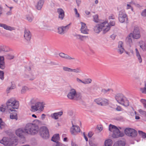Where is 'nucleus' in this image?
Listing matches in <instances>:
<instances>
[{"mask_svg":"<svg viewBox=\"0 0 146 146\" xmlns=\"http://www.w3.org/2000/svg\"><path fill=\"white\" fill-rule=\"evenodd\" d=\"M7 109L8 111L13 112L15 109H17L19 106V102L14 98H11L6 103Z\"/></svg>","mask_w":146,"mask_h":146,"instance_id":"obj_1","label":"nucleus"},{"mask_svg":"<svg viewBox=\"0 0 146 146\" xmlns=\"http://www.w3.org/2000/svg\"><path fill=\"white\" fill-rule=\"evenodd\" d=\"M25 130L27 135H35L38 133L39 127L36 124L28 123L25 126Z\"/></svg>","mask_w":146,"mask_h":146,"instance_id":"obj_2","label":"nucleus"},{"mask_svg":"<svg viewBox=\"0 0 146 146\" xmlns=\"http://www.w3.org/2000/svg\"><path fill=\"white\" fill-rule=\"evenodd\" d=\"M33 101L35 104L31 106V110L33 112L36 111L38 110L43 111L44 108V103L37 98L33 99Z\"/></svg>","mask_w":146,"mask_h":146,"instance_id":"obj_3","label":"nucleus"},{"mask_svg":"<svg viewBox=\"0 0 146 146\" xmlns=\"http://www.w3.org/2000/svg\"><path fill=\"white\" fill-rule=\"evenodd\" d=\"M109 129L110 131L113 132L112 136L113 138L122 137L124 135V133L121 132L116 126L111 124L109 125Z\"/></svg>","mask_w":146,"mask_h":146,"instance_id":"obj_4","label":"nucleus"},{"mask_svg":"<svg viewBox=\"0 0 146 146\" xmlns=\"http://www.w3.org/2000/svg\"><path fill=\"white\" fill-rule=\"evenodd\" d=\"M17 140L15 137L10 139L6 137H3L0 141V143L3 144L5 146H12L17 144Z\"/></svg>","mask_w":146,"mask_h":146,"instance_id":"obj_5","label":"nucleus"},{"mask_svg":"<svg viewBox=\"0 0 146 146\" xmlns=\"http://www.w3.org/2000/svg\"><path fill=\"white\" fill-rule=\"evenodd\" d=\"M115 100L117 102L122 105L127 106L129 105V101L124 96L121 94H118L115 96Z\"/></svg>","mask_w":146,"mask_h":146,"instance_id":"obj_6","label":"nucleus"},{"mask_svg":"<svg viewBox=\"0 0 146 146\" xmlns=\"http://www.w3.org/2000/svg\"><path fill=\"white\" fill-rule=\"evenodd\" d=\"M67 96L68 98L72 100H78L82 98L81 94L80 93H77L74 89H72L70 90Z\"/></svg>","mask_w":146,"mask_h":146,"instance_id":"obj_7","label":"nucleus"},{"mask_svg":"<svg viewBox=\"0 0 146 146\" xmlns=\"http://www.w3.org/2000/svg\"><path fill=\"white\" fill-rule=\"evenodd\" d=\"M40 136L44 139H47L49 137V131L46 127L43 126L40 127Z\"/></svg>","mask_w":146,"mask_h":146,"instance_id":"obj_8","label":"nucleus"},{"mask_svg":"<svg viewBox=\"0 0 146 146\" xmlns=\"http://www.w3.org/2000/svg\"><path fill=\"white\" fill-rule=\"evenodd\" d=\"M118 19L119 21L121 23L125 22L128 23V18L127 14L124 11H121L119 12Z\"/></svg>","mask_w":146,"mask_h":146,"instance_id":"obj_9","label":"nucleus"},{"mask_svg":"<svg viewBox=\"0 0 146 146\" xmlns=\"http://www.w3.org/2000/svg\"><path fill=\"white\" fill-rule=\"evenodd\" d=\"M124 131L127 135L132 137H135L137 135V131L132 128H126L125 129Z\"/></svg>","mask_w":146,"mask_h":146,"instance_id":"obj_10","label":"nucleus"},{"mask_svg":"<svg viewBox=\"0 0 146 146\" xmlns=\"http://www.w3.org/2000/svg\"><path fill=\"white\" fill-rule=\"evenodd\" d=\"M94 102L98 105L101 106H105L108 104V101L106 99L99 98L95 100Z\"/></svg>","mask_w":146,"mask_h":146,"instance_id":"obj_11","label":"nucleus"},{"mask_svg":"<svg viewBox=\"0 0 146 146\" xmlns=\"http://www.w3.org/2000/svg\"><path fill=\"white\" fill-rule=\"evenodd\" d=\"M25 127L24 129L19 128L15 131L16 135L18 137L21 138H23L25 135H27L25 132Z\"/></svg>","mask_w":146,"mask_h":146,"instance_id":"obj_12","label":"nucleus"},{"mask_svg":"<svg viewBox=\"0 0 146 146\" xmlns=\"http://www.w3.org/2000/svg\"><path fill=\"white\" fill-rule=\"evenodd\" d=\"M101 24L102 30L103 31V33L105 34L110 30V26L107 22H105Z\"/></svg>","mask_w":146,"mask_h":146,"instance_id":"obj_13","label":"nucleus"},{"mask_svg":"<svg viewBox=\"0 0 146 146\" xmlns=\"http://www.w3.org/2000/svg\"><path fill=\"white\" fill-rule=\"evenodd\" d=\"M70 130L71 134L73 135H76L80 131V129L79 126L74 125L73 124Z\"/></svg>","mask_w":146,"mask_h":146,"instance_id":"obj_14","label":"nucleus"},{"mask_svg":"<svg viewBox=\"0 0 146 146\" xmlns=\"http://www.w3.org/2000/svg\"><path fill=\"white\" fill-rule=\"evenodd\" d=\"M70 24L67 25L65 27H59L58 28V33L60 34H64L66 32L69 28V25Z\"/></svg>","mask_w":146,"mask_h":146,"instance_id":"obj_15","label":"nucleus"},{"mask_svg":"<svg viewBox=\"0 0 146 146\" xmlns=\"http://www.w3.org/2000/svg\"><path fill=\"white\" fill-rule=\"evenodd\" d=\"M81 27L80 29L81 32L83 34H88L89 30L87 29L86 24L82 22H81Z\"/></svg>","mask_w":146,"mask_h":146,"instance_id":"obj_16","label":"nucleus"},{"mask_svg":"<svg viewBox=\"0 0 146 146\" xmlns=\"http://www.w3.org/2000/svg\"><path fill=\"white\" fill-rule=\"evenodd\" d=\"M132 35L133 38L135 39H137L140 37V33L137 28H135L134 29Z\"/></svg>","mask_w":146,"mask_h":146,"instance_id":"obj_17","label":"nucleus"},{"mask_svg":"<svg viewBox=\"0 0 146 146\" xmlns=\"http://www.w3.org/2000/svg\"><path fill=\"white\" fill-rule=\"evenodd\" d=\"M0 27L8 31H12L15 30V29L14 27L7 25L4 23H0Z\"/></svg>","mask_w":146,"mask_h":146,"instance_id":"obj_18","label":"nucleus"},{"mask_svg":"<svg viewBox=\"0 0 146 146\" xmlns=\"http://www.w3.org/2000/svg\"><path fill=\"white\" fill-rule=\"evenodd\" d=\"M31 35L30 32L28 30L25 31L24 37L27 41H30L31 38Z\"/></svg>","mask_w":146,"mask_h":146,"instance_id":"obj_19","label":"nucleus"},{"mask_svg":"<svg viewBox=\"0 0 146 146\" xmlns=\"http://www.w3.org/2000/svg\"><path fill=\"white\" fill-rule=\"evenodd\" d=\"M15 111H13V112L11 111H9L10 113V118L11 119H15L17 120L18 119L17 111L15 109Z\"/></svg>","mask_w":146,"mask_h":146,"instance_id":"obj_20","label":"nucleus"},{"mask_svg":"<svg viewBox=\"0 0 146 146\" xmlns=\"http://www.w3.org/2000/svg\"><path fill=\"white\" fill-rule=\"evenodd\" d=\"M59 56L61 58L68 60H74V58H72L67 54H65L63 53H60L59 54Z\"/></svg>","mask_w":146,"mask_h":146,"instance_id":"obj_21","label":"nucleus"},{"mask_svg":"<svg viewBox=\"0 0 146 146\" xmlns=\"http://www.w3.org/2000/svg\"><path fill=\"white\" fill-rule=\"evenodd\" d=\"M132 34L131 33L129 35L126 39V42L127 44H129L130 46L132 44V38L131 36Z\"/></svg>","mask_w":146,"mask_h":146,"instance_id":"obj_22","label":"nucleus"},{"mask_svg":"<svg viewBox=\"0 0 146 146\" xmlns=\"http://www.w3.org/2000/svg\"><path fill=\"white\" fill-rule=\"evenodd\" d=\"M101 24H98L95 26L94 28V31L96 33H99L102 30Z\"/></svg>","mask_w":146,"mask_h":146,"instance_id":"obj_23","label":"nucleus"},{"mask_svg":"<svg viewBox=\"0 0 146 146\" xmlns=\"http://www.w3.org/2000/svg\"><path fill=\"white\" fill-rule=\"evenodd\" d=\"M58 12L59 14V18L61 19H62L64 16V11L62 9L59 8L58 9Z\"/></svg>","mask_w":146,"mask_h":146,"instance_id":"obj_24","label":"nucleus"},{"mask_svg":"<svg viewBox=\"0 0 146 146\" xmlns=\"http://www.w3.org/2000/svg\"><path fill=\"white\" fill-rule=\"evenodd\" d=\"M4 58L3 56H0V68L3 69L5 68Z\"/></svg>","mask_w":146,"mask_h":146,"instance_id":"obj_25","label":"nucleus"},{"mask_svg":"<svg viewBox=\"0 0 146 146\" xmlns=\"http://www.w3.org/2000/svg\"><path fill=\"white\" fill-rule=\"evenodd\" d=\"M44 3V1L43 0H39L37 3V5L36 6V7L37 9L38 10H40L42 8Z\"/></svg>","mask_w":146,"mask_h":146,"instance_id":"obj_26","label":"nucleus"},{"mask_svg":"<svg viewBox=\"0 0 146 146\" xmlns=\"http://www.w3.org/2000/svg\"><path fill=\"white\" fill-rule=\"evenodd\" d=\"M59 134H56L53 135L52 137L51 140L56 143L58 142V141L59 140Z\"/></svg>","mask_w":146,"mask_h":146,"instance_id":"obj_27","label":"nucleus"},{"mask_svg":"<svg viewBox=\"0 0 146 146\" xmlns=\"http://www.w3.org/2000/svg\"><path fill=\"white\" fill-rule=\"evenodd\" d=\"M125 145L124 142L120 140L116 142L113 146H125Z\"/></svg>","mask_w":146,"mask_h":146,"instance_id":"obj_28","label":"nucleus"},{"mask_svg":"<svg viewBox=\"0 0 146 146\" xmlns=\"http://www.w3.org/2000/svg\"><path fill=\"white\" fill-rule=\"evenodd\" d=\"M112 144V141L110 139H108L106 140L104 142V146H111Z\"/></svg>","mask_w":146,"mask_h":146,"instance_id":"obj_29","label":"nucleus"},{"mask_svg":"<svg viewBox=\"0 0 146 146\" xmlns=\"http://www.w3.org/2000/svg\"><path fill=\"white\" fill-rule=\"evenodd\" d=\"M144 83V87L140 88V90L142 93L146 94V82L145 81Z\"/></svg>","mask_w":146,"mask_h":146,"instance_id":"obj_30","label":"nucleus"},{"mask_svg":"<svg viewBox=\"0 0 146 146\" xmlns=\"http://www.w3.org/2000/svg\"><path fill=\"white\" fill-rule=\"evenodd\" d=\"M140 47L143 51L145 50L146 49V45L144 42H141L140 45Z\"/></svg>","mask_w":146,"mask_h":146,"instance_id":"obj_31","label":"nucleus"},{"mask_svg":"<svg viewBox=\"0 0 146 146\" xmlns=\"http://www.w3.org/2000/svg\"><path fill=\"white\" fill-rule=\"evenodd\" d=\"M89 143L91 146H96L97 145V143L92 139L89 140Z\"/></svg>","mask_w":146,"mask_h":146,"instance_id":"obj_32","label":"nucleus"},{"mask_svg":"<svg viewBox=\"0 0 146 146\" xmlns=\"http://www.w3.org/2000/svg\"><path fill=\"white\" fill-rule=\"evenodd\" d=\"M5 124L2 120L1 118H0V128L2 129H3L5 127Z\"/></svg>","mask_w":146,"mask_h":146,"instance_id":"obj_33","label":"nucleus"},{"mask_svg":"<svg viewBox=\"0 0 146 146\" xmlns=\"http://www.w3.org/2000/svg\"><path fill=\"white\" fill-rule=\"evenodd\" d=\"M81 71L80 69L79 68H76L74 69H71V72H73L76 73H80Z\"/></svg>","mask_w":146,"mask_h":146,"instance_id":"obj_34","label":"nucleus"},{"mask_svg":"<svg viewBox=\"0 0 146 146\" xmlns=\"http://www.w3.org/2000/svg\"><path fill=\"white\" fill-rule=\"evenodd\" d=\"M12 85L11 87H9L7 90V91L8 93L10 92V90L11 89H13L15 88V84H13V82H11Z\"/></svg>","mask_w":146,"mask_h":146,"instance_id":"obj_35","label":"nucleus"},{"mask_svg":"<svg viewBox=\"0 0 146 146\" xmlns=\"http://www.w3.org/2000/svg\"><path fill=\"white\" fill-rule=\"evenodd\" d=\"M138 133L139 134L142 136L143 138H146V133H144L141 131H139Z\"/></svg>","mask_w":146,"mask_h":146,"instance_id":"obj_36","label":"nucleus"},{"mask_svg":"<svg viewBox=\"0 0 146 146\" xmlns=\"http://www.w3.org/2000/svg\"><path fill=\"white\" fill-rule=\"evenodd\" d=\"M117 52L120 54H121L125 51L124 48H118Z\"/></svg>","mask_w":146,"mask_h":146,"instance_id":"obj_37","label":"nucleus"},{"mask_svg":"<svg viewBox=\"0 0 146 146\" xmlns=\"http://www.w3.org/2000/svg\"><path fill=\"white\" fill-rule=\"evenodd\" d=\"M138 111L141 114L145 117H146V112L145 111L141 109L139 110Z\"/></svg>","mask_w":146,"mask_h":146,"instance_id":"obj_38","label":"nucleus"},{"mask_svg":"<svg viewBox=\"0 0 146 146\" xmlns=\"http://www.w3.org/2000/svg\"><path fill=\"white\" fill-rule=\"evenodd\" d=\"M124 48L123 44L122 42L119 41L118 42V48Z\"/></svg>","mask_w":146,"mask_h":146,"instance_id":"obj_39","label":"nucleus"},{"mask_svg":"<svg viewBox=\"0 0 146 146\" xmlns=\"http://www.w3.org/2000/svg\"><path fill=\"white\" fill-rule=\"evenodd\" d=\"M28 90V88L27 87L24 86L23 87L21 92L22 94H24L25 93L27 90Z\"/></svg>","mask_w":146,"mask_h":146,"instance_id":"obj_40","label":"nucleus"},{"mask_svg":"<svg viewBox=\"0 0 146 146\" xmlns=\"http://www.w3.org/2000/svg\"><path fill=\"white\" fill-rule=\"evenodd\" d=\"M71 68L66 66H64L63 67V70L65 71L71 72Z\"/></svg>","mask_w":146,"mask_h":146,"instance_id":"obj_41","label":"nucleus"},{"mask_svg":"<svg viewBox=\"0 0 146 146\" xmlns=\"http://www.w3.org/2000/svg\"><path fill=\"white\" fill-rule=\"evenodd\" d=\"M92 80L90 78L86 79L85 81H83V83L84 84H88L91 83Z\"/></svg>","mask_w":146,"mask_h":146,"instance_id":"obj_42","label":"nucleus"},{"mask_svg":"<svg viewBox=\"0 0 146 146\" xmlns=\"http://www.w3.org/2000/svg\"><path fill=\"white\" fill-rule=\"evenodd\" d=\"M94 21L95 22H98V15H95L93 16Z\"/></svg>","mask_w":146,"mask_h":146,"instance_id":"obj_43","label":"nucleus"},{"mask_svg":"<svg viewBox=\"0 0 146 146\" xmlns=\"http://www.w3.org/2000/svg\"><path fill=\"white\" fill-rule=\"evenodd\" d=\"M55 113H54L51 115V116L52 118L54 119H58V117L56 115Z\"/></svg>","mask_w":146,"mask_h":146,"instance_id":"obj_44","label":"nucleus"},{"mask_svg":"<svg viewBox=\"0 0 146 146\" xmlns=\"http://www.w3.org/2000/svg\"><path fill=\"white\" fill-rule=\"evenodd\" d=\"M4 73L3 71H0V79L3 80L4 79Z\"/></svg>","mask_w":146,"mask_h":146,"instance_id":"obj_45","label":"nucleus"},{"mask_svg":"<svg viewBox=\"0 0 146 146\" xmlns=\"http://www.w3.org/2000/svg\"><path fill=\"white\" fill-rule=\"evenodd\" d=\"M141 15L143 17H146V9L144 10L141 13Z\"/></svg>","mask_w":146,"mask_h":146,"instance_id":"obj_46","label":"nucleus"},{"mask_svg":"<svg viewBox=\"0 0 146 146\" xmlns=\"http://www.w3.org/2000/svg\"><path fill=\"white\" fill-rule=\"evenodd\" d=\"M74 10L75 12L76 16L77 17H80V14L78 13L77 9L76 8H74Z\"/></svg>","mask_w":146,"mask_h":146,"instance_id":"obj_47","label":"nucleus"},{"mask_svg":"<svg viewBox=\"0 0 146 146\" xmlns=\"http://www.w3.org/2000/svg\"><path fill=\"white\" fill-rule=\"evenodd\" d=\"M27 19L28 21L31 22L33 20V17L32 16H28L27 17Z\"/></svg>","mask_w":146,"mask_h":146,"instance_id":"obj_48","label":"nucleus"},{"mask_svg":"<svg viewBox=\"0 0 146 146\" xmlns=\"http://www.w3.org/2000/svg\"><path fill=\"white\" fill-rule=\"evenodd\" d=\"M116 110L117 111H122L123 109L119 106H117L116 108Z\"/></svg>","mask_w":146,"mask_h":146,"instance_id":"obj_49","label":"nucleus"},{"mask_svg":"<svg viewBox=\"0 0 146 146\" xmlns=\"http://www.w3.org/2000/svg\"><path fill=\"white\" fill-rule=\"evenodd\" d=\"M136 56L138 59L139 62L141 63L142 62V59L140 54L136 55Z\"/></svg>","mask_w":146,"mask_h":146,"instance_id":"obj_50","label":"nucleus"},{"mask_svg":"<svg viewBox=\"0 0 146 146\" xmlns=\"http://www.w3.org/2000/svg\"><path fill=\"white\" fill-rule=\"evenodd\" d=\"M87 38H88V36H82L80 40L84 41Z\"/></svg>","mask_w":146,"mask_h":146,"instance_id":"obj_51","label":"nucleus"},{"mask_svg":"<svg viewBox=\"0 0 146 146\" xmlns=\"http://www.w3.org/2000/svg\"><path fill=\"white\" fill-rule=\"evenodd\" d=\"M55 113L56 114V115H57L58 117H59L62 115L63 113L62 111H60L57 113Z\"/></svg>","mask_w":146,"mask_h":146,"instance_id":"obj_52","label":"nucleus"},{"mask_svg":"<svg viewBox=\"0 0 146 146\" xmlns=\"http://www.w3.org/2000/svg\"><path fill=\"white\" fill-rule=\"evenodd\" d=\"M28 78L30 80H33L34 79L35 77L33 75H31V76H29Z\"/></svg>","mask_w":146,"mask_h":146,"instance_id":"obj_53","label":"nucleus"},{"mask_svg":"<svg viewBox=\"0 0 146 146\" xmlns=\"http://www.w3.org/2000/svg\"><path fill=\"white\" fill-rule=\"evenodd\" d=\"M102 127L101 125L97 126V128L100 131H101L102 129Z\"/></svg>","mask_w":146,"mask_h":146,"instance_id":"obj_54","label":"nucleus"},{"mask_svg":"<svg viewBox=\"0 0 146 146\" xmlns=\"http://www.w3.org/2000/svg\"><path fill=\"white\" fill-rule=\"evenodd\" d=\"M93 134V133L92 132H89L88 133V136L89 137L91 138Z\"/></svg>","mask_w":146,"mask_h":146,"instance_id":"obj_55","label":"nucleus"},{"mask_svg":"<svg viewBox=\"0 0 146 146\" xmlns=\"http://www.w3.org/2000/svg\"><path fill=\"white\" fill-rule=\"evenodd\" d=\"M141 102L143 104V105L146 104V100L144 99H141Z\"/></svg>","mask_w":146,"mask_h":146,"instance_id":"obj_56","label":"nucleus"},{"mask_svg":"<svg viewBox=\"0 0 146 146\" xmlns=\"http://www.w3.org/2000/svg\"><path fill=\"white\" fill-rule=\"evenodd\" d=\"M76 3L78 6L79 7L81 3V0H76Z\"/></svg>","mask_w":146,"mask_h":146,"instance_id":"obj_57","label":"nucleus"},{"mask_svg":"<svg viewBox=\"0 0 146 146\" xmlns=\"http://www.w3.org/2000/svg\"><path fill=\"white\" fill-rule=\"evenodd\" d=\"M110 90V89H108L107 90H106L105 89H103L102 90V92L104 93H105L109 91Z\"/></svg>","mask_w":146,"mask_h":146,"instance_id":"obj_58","label":"nucleus"},{"mask_svg":"<svg viewBox=\"0 0 146 146\" xmlns=\"http://www.w3.org/2000/svg\"><path fill=\"white\" fill-rule=\"evenodd\" d=\"M5 110V109L3 107H0V111L4 112Z\"/></svg>","mask_w":146,"mask_h":146,"instance_id":"obj_59","label":"nucleus"},{"mask_svg":"<svg viewBox=\"0 0 146 146\" xmlns=\"http://www.w3.org/2000/svg\"><path fill=\"white\" fill-rule=\"evenodd\" d=\"M80 36V35H74V37L76 38V39H78Z\"/></svg>","mask_w":146,"mask_h":146,"instance_id":"obj_60","label":"nucleus"},{"mask_svg":"<svg viewBox=\"0 0 146 146\" xmlns=\"http://www.w3.org/2000/svg\"><path fill=\"white\" fill-rule=\"evenodd\" d=\"M135 113L136 115L135 116V119H140V117L139 116L136 115H137V113L135 111Z\"/></svg>","mask_w":146,"mask_h":146,"instance_id":"obj_61","label":"nucleus"},{"mask_svg":"<svg viewBox=\"0 0 146 146\" xmlns=\"http://www.w3.org/2000/svg\"><path fill=\"white\" fill-rule=\"evenodd\" d=\"M115 23L114 21H112L111 22H110V24H109L110 25H111V26H113L115 25Z\"/></svg>","mask_w":146,"mask_h":146,"instance_id":"obj_62","label":"nucleus"},{"mask_svg":"<svg viewBox=\"0 0 146 146\" xmlns=\"http://www.w3.org/2000/svg\"><path fill=\"white\" fill-rule=\"evenodd\" d=\"M45 115L44 114H42L41 117V119L42 120H43L45 118Z\"/></svg>","mask_w":146,"mask_h":146,"instance_id":"obj_63","label":"nucleus"},{"mask_svg":"<svg viewBox=\"0 0 146 146\" xmlns=\"http://www.w3.org/2000/svg\"><path fill=\"white\" fill-rule=\"evenodd\" d=\"M71 145L72 146H78L73 141H71Z\"/></svg>","mask_w":146,"mask_h":146,"instance_id":"obj_64","label":"nucleus"}]
</instances>
